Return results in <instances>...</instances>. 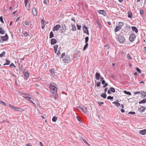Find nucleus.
<instances>
[{
	"instance_id": "f257e3e1",
	"label": "nucleus",
	"mask_w": 146,
	"mask_h": 146,
	"mask_svg": "<svg viewBox=\"0 0 146 146\" xmlns=\"http://www.w3.org/2000/svg\"><path fill=\"white\" fill-rule=\"evenodd\" d=\"M60 59V61H63L64 63H67L70 61V56L67 55H66L65 53H63L61 54Z\"/></svg>"
},
{
	"instance_id": "f03ea898",
	"label": "nucleus",
	"mask_w": 146,
	"mask_h": 146,
	"mask_svg": "<svg viewBox=\"0 0 146 146\" xmlns=\"http://www.w3.org/2000/svg\"><path fill=\"white\" fill-rule=\"evenodd\" d=\"M49 88L50 92L55 96L57 95V89L56 87L54 86L51 84H50L49 85Z\"/></svg>"
},
{
	"instance_id": "7ed1b4c3",
	"label": "nucleus",
	"mask_w": 146,
	"mask_h": 146,
	"mask_svg": "<svg viewBox=\"0 0 146 146\" xmlns=\"http://www.w3.org/2000/svg\"><path fill=\"white\" fill-rule=\"evenodd\" d=\"M8 39V36L7 34H5L4 36L0 37V42H3L4 41H7Z\"/></svg>"
},
{
	"instance_id": "20e7f679",
	"label": "nucleus",
	"mask_w": 146,
	"mask_h": 146,
	"mask_svg": "<svg viewBox=\"0 0 146 146\" xmlns=\"http://www.w3.org/2000/svg\"><path fill=\"white\" fill-rule=\"evenodd\" d=\"M136 36L134 34H132L130 35L129 40L131 42H133L134 40L135 39V38Z\"/></svg>"
},
{
	"instance_id": "39448f33",
	"label": "nucleus",
	"mask_w": 146,
	"mask_h": 146,
	"mask_svg": "<svg viewBox=\"0 0 146 146\" xmlns=\"http://www.w3.org/2000/svg\"><path fill=\"white\" fill-rule=\"evenodd\" d=\"M118 39L119 42L120 43H123L125 41V38L122 36H119Z\"/></svg>"
},
{
	"instance_id": "423d86ee",
	"label": "nucleus",
	"mask_w": 146,
	"mask_h": 146,
	"mask_svg": "<svg viewBox=\"0 0 146 146\" xmlns=\"http://www.w3.org/2000/svg\"><path fill=\"white\" fill-rule=\"evenodd\" d=\"M9 106L11 108L15 111H21L22 110L21 109L19 108H16V107L13 106H12L11 104H9Z\"/></svg>"
},
{
	"instance_id": "0eeeda50",
	"label": "nucleus",
	"mask_w": 146,
	"mask_h": 146,
	"mask_svg": "<svg viewBox=\"0 0 146 146\" xmlns=\"http://www.w3.org/2000/svg\"><path fill=\"white\" fill-rule=\"evenodd\" d=\"M23 97L26 98L27 101H30L33 103L35 106H36L35 104L33 101V100H34L33 98L31 97Z\"/></svg>"
},
{
	"instance_id": "6e6552de",
	"label": "nucleus",
	"mask_w": 146,
	"mask_h": 146,
	"mask_svg": "<svg viewBox=\"0 0 146 146\" xmlns=\"http://www.w3.org/2000/svg\"><path fill=\"white\" fill-rule=\"evenodd\" d=\"M61 26L59 25H57L54 26L53 28V31H58L61 28Z\"/></svg>"
},
{
	"instance_id": "1a4fd4ad",
	"label": "nucleus",
	"mask_w": 146,
	"mask_h": 146,
	"mask_svg": "<svg viewBox=\"0 0 146 146\" xmlns=\"http://www.w3.org/2000/svg\"><path fill=\"white\" fill-rule=\"evenodd\" d=\"M82 28L84 33L88 35L89 33L87 28L85 26H83Z\"/></svg>"
},
{
	"instance_id": "9d476101",
	"label": "nucleus",
	"mask_w": 146,
	"mask_h": 146,
	"mask_svg": "<svg viewBox=\"0 0 146 146\" xmlns=\"http://www.w3.org/2000/svg\"><path fill=\"white\" fill-rule=\"evenodd\" d=\"M146 109L145 107L141 106L138 109V110L140 113H142L145 111Z\"/></svg>"
},
{
	"instance_id": "9b49d317",
	"label": "nucleus",
	"mask_w": 146,
	"mask_h": 146,
	"mask_svg": "<svg viewBox=\"0 0 146 146\" xmlns=\"http://www.w3.org/2000/svg\"><path fill=\"white\" fill-rule=\"evenodd\" d=\"M33 14L34 16H36L37 15V12L36 9L34 7H33L32 10Z\"/></svg>"
},
{
	"instance_id": "f8f14e48",
	"label": "nucleus",
	"mask_w": 146,
	"mask_h": 146,
	"mask_svg": "<svg viewBox=\"0 0 146 146\" xmlns=\"http://www.w3.org/2000/svg\"><path fill=\"white\" fill-rule=\"evenodd\" d=\"M98 12L100 14H102L104 16L106 15V12L104 10H99L98 11Z\"/></svg>"
},
{
	"instance_id": "ddd939ff",
	"label": "nucleus",
	"mask_w": 146,
	"mask_h": 146,
	"mask_svg": "<svg viewBox=\"0 0 146 146\" xmlns=\"http://www.w3.org/2000/svg\"><path fill=\"white\" fill-rule=\"evenodd\" d=\"M101 75L100 73H98V72H97L95 75V77L96 79L97 80H100V77Z\"/></svg>"
},
{
	"instance_id": "4468645a",
	"label": "nucleus",
	"mask_w": 146,
	"mask_h": 146,
	"mask_svg": "<svg viewBox=\"0 0 146 146\" xmlns=\"http://www.w3.org/2000/svg\"><path fill=\"white\" fill-rule=\"evenodd\" d=\"M50 72L51 73V75H52V76L54 77V76H55V74L54 73V69H51L50 70Z\"/></svg>"
},
{
	"instance_id": "2eb2a0df",
	"label": "nucleus",
	"mask_w": 146,
	"mask_h": 146,
	"mask_svg": "<svg viewBox=\"0 0 146 146\" xmlns=\"http://www.w3.org/2000/svg\"><path fill=\"white\" fill-rule=\"evenodd\" d=\"M57 41L55 38L52 39L51 40V44H54L56 43Z\"/></svg>"
},
{
	"instance_id": "dca6fc26",
	"label": "nucleus",
	"mask_w": 146,
	"mask_h": 146,
	"mask_svg": "<svg viewBox=\"0 0 146 146\" xmlns=\"http://www.w3.org/2000/svg\"><path fill=\"white\" fill-rule=\"evenodd\" d=\"M139 133L142 135H144L146 133V129H145L143 130H141L139 131Z\"/></svg>"
},
{
	"instance_id": "f3484780",
	"label": "nucleus",
	"mask_w": 146,
	"mask_h": 146,
	"mask_svg": "<svg viewBox=\"0 0 146 146\" xmlns=\"http://www.w3.org/2000/svg\"><path fill=\"white\" fill-rule=\"evenodd\" d=\"M121 28L118 26H117L114 30L115 32H117L119 31Z\"/></svg>"
},
{
	"instance_id": "a211bd4d",
	"label": "nucleus",
	"mask_w": 146,
	"mask_h": 146,
	"mask_svg": "<svg viewBox=\"0 0 146 146\" xmlns=\"http://www.w3.org/2000/svg\"><path fill=\"white\" fill-rule=\"evenodd\" d=\"M24 2L25 7H26L27 6H28L30 7V1L28 2L27 1H25Z\"/></svg>"
},
{
	"instance_id": "6ab92c4d",
	"label": "nucleus",
	"mask_w": 146,
	"mask_h": 146,
	"mask_svg": "<svg viewBox=\"0 0 146 146\" xmlns=\"http://www.w3.org/2000/svg\"><path fill=\"white\" fill-rule=\"evenodd\" d=\"M131 28L133 31H135L136 33L138 32V30L136 27L134 26L132 27Z\"/></svg>"
},
{
	"instance_id": "aec40b11",
	"label": "nucleus",
	"mask_w": 146,
	"mask_h": 146,
	"mask_svg": "<svg viewBox=\"0 0 146 146\" xmlns=\"http://www.w3.org/2000/svg\"><path fill=\"white\" fill-rule=\"evenodd\" d=\"M66 26L65 25H63L62 26V28H61V29H62V32H63V31L64 32L66 30Z\"/></svg>"
},
{
	"instance_id": "412c9836",
	"label": "nucleus",
	"mask_w": 146,
	"mask_h": 146,
	"mask_svg": "<svg viewBox=\"0 0 146 146\" xmlns=\"http://www.w3.org/2000/svg\"><path fill=\"white\" fill-rule=\"evenodd\" d=\"M113 104H114L116 106L119 107L120 106V104L118 103L117 102H113Z\"/></svg>"
},
{
	"instance_id": "4be33fe9",
	"label": "nucleus",
	"mask_w": 146,
	"mask_h": 146,
	"mask_svg": "<svg viewBox=\"0 0 146 146\" xmlns=\"http://www.w3.org/2000/svg\"><path fill=\"white\" fill-rule=\"evenodd\" d=\"M124 23L123 22H119L118 23V26L120 27L121 28L122 27L124 26Z\"/></svg>"
},
{
	"instance_id": "5701e85b",
	"label": "nucleus",
	"mask_w": 146,
	"mask_h": 146,
	"mask_svg": "<svg viewBox=\"0 0 146 146\" xmlns=\"http://www.w3.org/2000/svg\"><path fill=\"white\" fill-rule=\"evenodd\" d=\"M101 96L104 98H106L107 95L105 93H102L101 94Z\"/></svg>"
},
{
	"instance_id": "b1692460",
	"label": "nucleus",
	"mask_w": 146,
	"mask_h": 146,
	"mask_svg": "<svg viewBox=\"0 0 146 146\" xmlns=\"http://www.w3.org/2000/svg\"><path fill=\"white\" fill-rule=\"evenodd\" d=\"M5 33V31L3 30V28L0 27V33L1 34H4Z\"/></svg>"
},
{
	"instance_id": "393cba45",
	"label": "nucleus",
	"mask_w": 146,
	"mask_h": 146,
	"mask_svg": "<svg viewBox=\"0 0 146 146\" xmlns=\"http://www.w3.org/2000/svg\"><path fill=\"white\" fill-rule=\"evenodd\" d=\"M71 26L72 27V31H75L76 30V28L75 25L71 24Z\"/></svg>"
},
{
	"instance_id": "a878e982",
	"label": "nucleus",
	"mask_w": 146,
	"mask_h": 146,
	"mask_svg": "<svg viewBox=\"0 0 146 146\" xmlns=\"http://www.w3.org/2000/svg\"><path fill=\"white\" fill-rule=\"evenodd\" d=\"M146 102V99H144L141 101L139 102V104H144Z\"/></svg>"
},
{
	"instance_id": "bb28decb",
	"label": "nucleus",
	"mask_w": 146,
	"mask_h": 146,
	"mask_svg": "<svg viewBox=\"0 0 146 146\" xmlns=\"http://www.w3.org/2000/svg\"><path fill=\"white\" fill-rule=\"evenodd\" d=\"M5 60L6 61V63L4 64H3L4 65H8L10 63V61H9L7 59Z\"/></svg>"
},
{
	"instance_id": "cd10ccee",
	"label": "nucleus",
	"mask_w": 146,
	"mask_h": 146,
	"mask_svg": "<svg viewBox=\"0 0 146 146\" xmlns=\"http://www.w3.org/2000/svg\"><path fill=\"white\" fill-rule=\"evenodd\" d=\"M132 14L131 12H129L128 13V17L130 18H132Z\"/></svg>"
},
{
	"instance_id": "c85d7f7f",
	"label": "nucleus",
	"mask_w": 146,
	"mask_h": 146,
	"mask_svg": "<svg viewBox=\"0 0 146 146\" xmlns=\"http://www.w3.org/2000/svg\"><path fill=\"white\" fill-rule=\"evenodd\" d=\"M54 35L52 31H51L49 34V38H52L54 36Z\"/></svg>"
},
{
	"instance_id": "c756f323",
	"label": "nucleus",
	"mask_w": 146,
	"mask_h": 146,
	"mask_svg": "<svg viewBox=\"0 0 146 146\" xmlns=\"http://www.w3.org/2000/svg\"><path fill=\"white\" fill-rule=\"evenodd\" d=\"M86 44L84 45V48L83 49V50L84 51L86 49V48L88 47V43H86Z\"/></svg>"
},
{
	"instance_id": "7c9ffc66",
	"label": "nucleus",
	"mask_w": 146,
	"mask_h": 146,
	"mask_svg": "<svg viewBox=\"0 0 146 146\" xmlns=\"http://www.w3.org/2000/svg\"><path fill=\"white\" fill-rule=\"evenodd\" d=\"M82 140L86 144H87L88 146H90V145L86 141V139L82 138H81Z\"/></svg>"
},
{
	"instance_id": "2f4dec72",
	"label": "nucleus",
	"mask_w": 146,
	"mask_h": 146,
	"mask_svg": "<svg viewBox=\"0 0 146 146\" xmlns=\"http://www.w3.org/2000/svg\"><path fill=\"white\" fill-rule=\"evenodd\" d=\"M141 94L142 96V97L144 98L146 96V92H143L142 93L141 92Z\"/></svg>"
},
{
	"instance_id": "473e14b6",
	"label": "nucleus",
	"mask_w": 146,
	"mask_h": 146,
	"mask_svg": "<svg viewBox=\"0 0 146 146\" xmlns=\"http://www.w3.org/2000/svg\"><path fill=\"white\" fill-rule=\"evenodd\" d=\"M83 109L84 110L83 111V112L85 113H87L88 111L87 108L83 106Z\"/></svg>"
},
{
	"instance_id": "72a5a7b5",
	"label": "nucleus",
	"mask_w": 146,
	"mask_h": 146,
	"mask_svg": "<svg viewBox=\"0 0 146 146\" xmlns=\"http://www.w3.org/2000/svg\"><path fill=\"white\" fill-rule=\"evenodd\" d=\"M110 90L112 92L114 93L115 92V89L113 87L110 88Z\"/></svg>"
},
{
	"instance_id": "f704fd0d",
	"label": "nucleus",
	"mask_w": 146,
	"mask_h": 146,
	"mask_svg": "<svg viewBox=\"0 0 146 146\" xmlns=\"http://www.w3.org/2000/svg\"><path fill=\"white\" fill-rule=\"evenodd\" d=\"M77 108V109L79 111H83L84 110L83 107H78Z\"/></svg>"
},
{
	"instance_id": "c9c22d12",
	"label": "nucleus",
	"mask_w": 146,
	"mask_h": 146,
	"mask_svg": "<svg viewBox=\"0 0 146 146\" xmlns=\"http://www.w3.org/2000/svg\"><path fill=\"white\" fill-rule=\"evenodd\" d=\"M5 54V51H3L1 54H0V57H2L4 56Z\"/></svg>"
},
{
	"instance_id": "e433bc0d",
	"label": "nucleus",
	"mask_w": 146,
	"mask_h": 146,
	"mask_svg": "<svg viewBox=\"0 0 146 146\" xmlns=\"http://www.w3.org/2000/svg\"><path fill=\"white\" fill-rule=\"evenodd\" d=\"M57 119V117L56 116H54L52 118V121L54 122H55Z\"/></svg>"
},
{
	"instance_id": "4c0bfd02",
	"label": "nucleus",
	"mask_w": 146,
	"mask_h": 146,
	"mask_svg": "<svg viewBox=\"0 0 146 146\" xmlns=\"http://www.w3.org/2000/svg\"><path fill=\"white\" fill-rule=\"evenodd\" d=\"M124 92L126 94L131 95V94L130 92H127L125 90L124 91Z\"/></svg>"
},
{
	"instance_id": "58836bf2",
	"label": "nucleus",
	"mask_w": 146,
	"mask_h": 146,
	"mask_svg": "<svg viewBox=\"0 0 146 146\" xmlns=\"http://www.w3.org/2000/svg\"><path fill=\"white\" fill-rule=\"evenodd\" d=\"M127 58L129 60H131L132 59V58H131L130 56V55L129 54H128L127 56Z\"/></svg>"
},
{
	"instance_id": "ea45409f",
	"label": "nucleus",
	"mask_w": 146,
	"mask_h": 146,
	"mask_svg": "<svg viewBox=\"0 0 146 146\" xmlns=\"http://www.w3.org/2000/svg\"><path fill=\"white\" fill-rule=\"evenodd\" d=\"M113 96H109L107 97V99L108 100H113Z\"/></svg>"
},
{
	"instance_id": "a19ab883",
	"label": "nucleus",
	"mask_w": 146,
	"mask_h": 146,
	"mask_svg": "<svg viewBox=\"0 0 146 146\" xmlns=\"http://www.w3.org/2000/svg\"><path fill=\"white\" fill-rule=\"evenodd\" d=\"M29 76V74L28 73H26L25 74V77H26V78H27Z\"/></svg>"
},
{
	"instance_id": "79ce46f5",
	"label": "nucleus",
	"mask_w": 146,
	"mask_h": 146,
	"mask_svg": "<svg viewBox=\"0 0 146 146\" xmlns=\"http://www.w3.org/2000/svg\"><path fill=\"white\" fill-rule=\"evenodd\" d=\"M89 40V37L88 36L86 37L85 38V43H87V42H88Z\"/></svg>"
},
{
	"instance_id": "37998d69",
	"label": "nucleus",
	"mask_w": 146,
	"mask_h": 146,
	"mask_svg": "<svg viewBox=\"0 0 146 146\" xmlns=\"http://www.w3.org/2000/svg\"><path fill=\"white\" fill-rule=\"evenodd\" d=\"M109 46L108 45H106L104 46V48L106 50H107L109 49Z\"/></svg>"
},
{
	"instance_id": "c03bdc74",
	"label": "nucleus",
	"mask_w": 146,
	"mask_h": 146,
	"mask_svg": "<svg viewBox=\"0 0 146 146\" xmlns=\"http://www.w3.org/2000/svg\"><path fill=\"white\" fill-rule=\"evenodd\" d=\"M136 70H137V71L139 73H141V70H140L138 67H137L136 68Z\"/></svg>"
},
{
	"instance_id": "a18cd8bd",
	"label": "nucleus",
	"mask_w": 146,
	"mask_h": 146,
	"mask_svg": "<svg viewBox=\"0 0 146 146\" xmlns=\"http://www.w3.org/2000/svg\"><path fill=\"white\" fill-rule=\"evenodd\" d=\"M0 104L3 105V106H5L6 104L3 101H0Z\"/></svg>"
},
{
	"instance_id": "49530a36",
	"label": "nucleus",
	"mask_w": 146,
	"mask_h": 146,
	"mask_svg": "<svg viewBox=\"0 0 146 146\" xmlns=\"http://www.w3.org/2000/svg\"><path fill=\"white\" fill-rule=\"evenodd\" d=\"M140 13L141 15H143V11L142 9L140 10Z\"/></svg>"
},
{
	"instance_id": "de8ad7c7",
	"label": "nucleus",
	"mask_w": 146,
	"mask_h": 146,
	"mask_svg": "<svg viewBox=\"0 0 146 146\" xmlns=\"http://www.w3.org/2000/svg\"><path fill=\"white\" fill-rule=\"evenodd\" d=\"M76 117V118H77L78 120L80 122H82V121L80 119V117H78V116H77Z\"/></svg>"
},
{
	"instance_id": "09e8293b",
	"label": "nucleus",
	"mask_w": 146,
	"mask_h": 146,
	"mask_svg": "<svg viewBox=\"0 0 146 146\" xmlns=\"http://www.w3.org/2000/svg\"><path fill=\"white\" fill-rule=\"evenodd\" d=\"M0 20L1 22L3 23H4V22L3 21V18L2 16H1L0 17Z\"/></svg>"
},
{
	"instance_id": "8fccbe9b",
	"label": "nucleus",
	"mask_w": 146,
	"mask_h": 146,
	"mask_svg": "<svg viewBox=\"0 0 146 146\" xmlns=\"http://www.w3.org/2000/svg\"><path fill=\"white\" fill-rule=\"evenodd\" d=\"M128 114H130L134 115L135 114V112L130 111L129 112Z\"/></svg>"
},
{
	"instance_id": "3c124183",
	"label": "nucleus",
	"mask_w": 146,
	"mask_h": 146,
	"mask_svg": "<svg viewBox=\"0 0 146 146\" xmlns=\"http://www.w3.org/2000/svg\"><path fill=\"white\" fill-rule=\"evenodd\" d=\"M77 29L78 30H80L81 29V26L79 25H77Z\"/></svg>"
},
{
	"instance_id": "603ef678",
	"label": "nucleus",
	"mask_w": 146,
	"mask_h": 146,
	"mask_svg": "<svg viewBox=\"0 0 146 146\" xmlns=\"http://www.w3.org/2000/svg\"><path fill=\"white\" fill-rule=\"evenodd\" d=\"M101 84V82H98L97 83V86L98 87H99Z\"/></svg>"
},
{
	"instance_id": "864d4df0",
	"label": "nucleus",
	"mask_w": 146,
	"mask_h": 146,
	"mask_svg": "<svg viewBox=\"0 0 146 146\" xmlns=\"http://www.w3.org/2000/svg\"><path fill=\"white\" fill-rule=\"evenodd\" d=\"M10 66V67L14 66L15 68L16 67V66L13 63H12L11 64Z\"/></svg>"
},
{
	"instance_id": "5fc2aeb1",
	"label": "nucleus",
	"mask_w": 146,
	"mask_h": 146,
	"mask_svg": "<svg viewBox=\"0 0 146 146\" xmlns=\"http://www.w3.org/2000/svg\"><path fill=\"white\" fill-rule=\"evenodd\" d=\"M104 85L103 86V87L104 88H106L108 85V84L107 83H105Z\"/></svg>"
},
{
	"instance_id": "6e6d98bb",
	"label": "nucleus",
	"mask_w": 146,
	"mask_h": 146,
	"mask_svg": "<svg viewBox=\"0 0 146 146\" xmlns=\"http://www.w3.org/2000/svg\"><path fill=\"white\" fill-rule=\"evenodd\" d=\"M98 104L99 105L101 106L102 104H104V102H99Z\"/></svg>"
},
{
	"instance_id": "4d7b16f0",
	"label": "nucleus",
	"mask_w": 146,
	"mask_h": 146,
	"mask_svg": "<svg viewBox=\"0 0 146 146\" xmlns=\"http://www.w3.org/2000/svg\"><path fill=\"white\" fill-rule=\"evenodd\" d=\"M25 36H27L28 35V34L27 32H26L23 34Z\"/></svg>"
},
{
	"instance_id": "13d9d810",
	"label": "nucleus",
	"mask_w": 146,
	"mask_h": 146,
	"mask_svg": "<svg viewBox=\"0 0 146 146\" xmlns=\"http://www.w3.org/2000/svg\"><path fill=\"white\" fill-rule=\"evenodd\" d=\"M58 46V45L56 44L54 46V49H57Z\"/></svg>"
},
{
	"instance_id": "bf43d9fd",
	"label": "nucleus",
	"mask_w": 146,
	"mask_h": 146,
	"mask_svg": "<svg viewBox=\"0 0 146 146\" xmlns=\"http://www.w3.org/2000/svg\"><path fill=\"white\" fill-rule=\"evenodd\" d=\"M25 24L26 25H29V23L28 21H25Z\"/></svg>"
},
{
	"instance_id": "052dcab7",
	"label": "nucleus",
	"mask_w": 146,
	"mask_h": 146,
	"mask_svg": "<svg viewBox=\"0 0 146 146\" xmlns=\"http://www.w3.org/2000/svg\"><path fill=\"white\" fill-rule=\"evenodd\" d=\"M101 82L103 84H104L105 83V81L104 80H103Z\"/></svg>"
},
{
	"instance_id": "680f3d73",
	"label": "nucleus",
	"mask_w": 146,
	"mask_h": 146,
	"mask_svg": "<svg viewBox=\"0 0 146 146\" xmlns=\"http://www.w3.org/2000/svg\"><path fill=\"white\" fill-rule=\"evenodd\" d=\"M71 20L72 21H74V23L75 22V20L74 19V17H72L71 18Z\"/></svg>"
},
{
	"instance_id": "e2e57ef3",
	"label": "nucleus",
	"mask_w": 146,
	"mask_h": 146,
	"mask_svg": "<svg viewBox=\"0 0 146 146\" xmlns=\"http://www.w3.org/2000/svg\"><path fill=\"white\" fill-rule=\"evenodd\" d=\"M140 92H135L134 94H139L140 93Z\"/></svg>"
},
{
	"instance_id": "0e129e2a",
	"label": "nucleus",
	"mask_w": 146,
	"mask_h": 146,
	"mask_svg": "<svg viewBox=\"0 0 146 146\" xmlns=\"http://www.w3.org/2000/svg\"><path fill=\"white\" fill-rule=\"evenodd\" d=\"M111 91L110 90H108V94H111Z\"/></svg>"
},
{
	"instance_id": "69168bd1",
	"label": "nucleus",
	"mask_w": 146,
	"mask_h": 146,
	"mask_svg": "<svg viewBox=\"0 0 146 146\" xmlns=\"http://www.w3.org/2000/svg\"><path fill=\"white\" fill-rule=\"evenodd\" d=\"M108 89V88H106L105 89H104V92H105L104 93H105L107 92V90Z\"/></svg>"
},
{
	"instance_id": "338daca9",
	"label": "nucleus",
	"mask_w": 146,
	"mask_h": 146,
	"mask_svg": "<svg viewBox=\"0 0 146 146\" xmlns=\"http://www.w3.org/2000/svg\"><path fill=\"white\" fill-rule=\"evenodd\" d=\"M26 146H31V144L28 143L26 145Z\"/></svg>"
},
{
	"instance_id": "774afa93",
	"label": "nucleus",
	"mask_w": 146,
	"mask_h": 146,
	"mask_svg": "<svg viewBox=\"0 0 146 146\" xmlns=\"http://www.w3.org/2000/svg\"><path fill=\"white\" fill-rule=\"evenodd\" d=\"M40 145L41 146H44L43 144L41 142H40Z\"/></svg>"
}]
</instances>
